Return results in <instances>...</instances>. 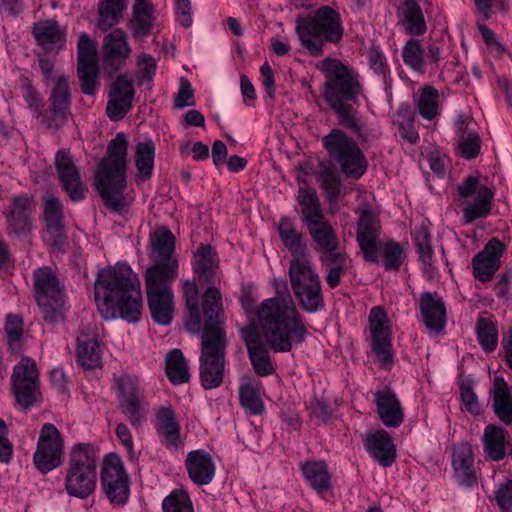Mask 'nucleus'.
Here are the masks:
<instances>
[{"mask_svg": "<svg viewBox=\"0 0 512 512\" xmlns=\"http://www.w3.org/2000/svg\"><path fill=\"white\" fill-rule=\"evenodd\" d=\"M459 393L462 402V410L472 415L481 413V405L473 388V382L470 380L462 381L459 386Z\"/></svg>", "mask_w": 512, "mask_h": 512, "instance_id": "0e129e2a", "label": "nucleus"}, {"mask_svg": "<svg viewBox=\"0 0 512 512\" xmlns=\"http://www.w3.org/2000/svg\"><path fill=\"white\" fill-rule=\"evenodd\" d=\"M324 74L323 98L328 105L357 101L362 92L359 75L337 58L327 57L317 66Z\"/></svg>", "mask_w": 512, "mask_h": 512, "instance_id": "0eeeda50", "label": "nucleus"}, {"mask_svg": "<svg viewBox=\"0 0 512 512\" xmlns=\"http://www.w3.org/2000/svg\"><path fill=\"white\" fill-rule=\"evenodd\" d=\"M101 489L114 507L125 506L130 498L131 479L121 458L115 453L105 456L100 471Z\"/></svg>", "mask_w": 512, "mask_h": 512, "instance_id": "ddd939ff", "label": "nucleus"}, {"mask_svg": "<svg viewBox=\"0 0 512 512\" xmlns=\"http://www.w3.org/2000/svg\"><path fill=\"white\" fill-rule=\"evenodd\" d=\"M23 97L32 111L35 118L45 125L46 113L44 111V103L39 92L33 87L31 81L27 78L22 83Z\"/></svg>", "mask_w": 512, "mask_h": 512, "instance_id": "4d7b16f0", "label": "nucleus"}, {"mask_svg": "<svg viewBox=\"0 0 512 512\" xmlns=\"http://www.w3.org/2000/svg\"><path fill=\"white\" fill-rule=\"evenodd\" d=\"M33 36L37 44L46 51H58L64 47L65 33L54 21H41L33 25Z\"/></svg>", "mask_w": 512, "mask_h": 512, "instance_id": "58836bf2", "label": "nucleus"}, {"mask_svg": "<svg viewBox=\"0 0 512 512\" xmlns=\"http://www.w3.org/2000/svg\"><path fill=\"white\" fill-rule=\"evenodd\" d=\"M278 233L284 246L291 252L290 262L311 260L304 236L296 229L291 219L287 217L280 219Z\"/></svg>", "mask_w": 512, "mask_h": 512, "instance_id": "473e14b6", "label": "nucleus"}, {"mask_svg": "<svg viewBox=\"0 0 512 512\" xmlns=\"http://www.w3.org/2000/svg\"><path fill=\"white\" fill-rule=\"evenodd\" d=\"M356 101L328 105L337 117L338 125L354 134L361 144L377 139L380 133L366 126L363 115L354 106Z\"/></svg>", "mask_w": 512, "mask_h": 512, "instance_id": "412c9836", "label": "nucleus"}, {"mask_svg": "<svg viewBox=\"0 0 512 512\" xmlns=\"http://www.w3.org/2000/svg\"><path fill=\"white\" fill-rule=\"evenodd\" d=\"M376 411L382 424L388 428H397L404 422V410L400 400L389 387L374 393Z\"/></svg>", "mask_w": 512, "mask_h": 512, "instance_id": "c756f323", "label": "nucleus"}, {"mask_svg": "<svg viewBox=\"0 0 512 512\" xmlns=\"http://www.w3.org/2000/svg\"><path fill=\"white\" fill-rule=\"evenodd\" d=\"M421 321L427 329L441 332L446 325L447 312L445 302L438 292L427 291L418 298Z\"/></svg>", "mask_w": 512, "mask_h": 512, "instance_id": "c85d7f7f", "label": "nucleus"}, {"mask_svg": "<svg viewBox=\"0 0 512 512\" xmlns=\"http://www.w3.org/2000/svg\"><path fill=\"white\" fill-rule=\"evenodd\" d=\"M405 259V252L394 240L387 241L383 250V266L386 271L398 272Z\"/></svg>", "mask_w": 512, "mask_h": 512, "instance_id": "680f3d73", "label": "nucleus"}, {"mask_svg": "<svg viewBox=\"0 0 512 512\" xmlns=\"http://www.w3.org/2000/svg\"><path fill=\"white\" fill-rule=\"evenodd\" d=\"M317 178L328 202H335L341 194V178L332 164H320Z\"/></svg>", "mask_w": 512, "mask_h": 512, "instance_id": "8fccbe9b", "label": "nucleus"}, {"mask_svg": "<svg viewBox=\"0 0 512 512\" xmlns=\"http://www.w3.org/2000/svg\"><path fill=\"white\" fill-rule=\"evenodd\" d=\"M119 407L132 427L139 429L146 421L148 403L145 400L137 380L129 375L115 379Z\"/></svg>", "mask_w": 512, "mask_h": 512, "instance_id": "2eb2a0df", "label": "nucleus"}, {"mask_svg": "<svg viewBox=\"0 0 512 512\" xmlns=\"http://www.w3.org/2000/svg\"><path fill=\"white\" fill-rule=\"evenodd\" d=\"M134 84L126 75H120L111 85L106 113L112 121L123 119L129 112L134 98Z\"/></svg>", "mask_w": 512, "mask_h": 512, "instance_id": "a878e982", "label": "nucleus"}, {"mask_svg": "<svg viewBox=\"0 0 512 512\" xmlns=\"http://www.w3.org/2000/svg\"><path fill=\"white\" fill-rule=\"evenodd\" d=\"M322 145L347 178L358 180L365 174L367 159L359 144L344 130L333 128L322 138Z\"/></svg>", "mask_w": 512, "mask_h": 512, "instance_id": "6e6552de", "label": "nucleus"}, {"mask_svg": "<svg viewBox=\"0 0 512 512\" xmlns=\"http://www.w3.org/2000/svg\"><path fill=\"white\" fill-rule=\"evenodd\" d=\"M493 192L486 186H482L473 203L463 209V219L466 224L476 219L486 217L491 210Z\"/></svg>", "mask_w": 512, "mask_h": 512, "instance_id": "09e8293b", "label": "nucleus"}, {"mask_svg": "<svg viewBox=\"0 0 512 512\" xmlns=\"http://www.w3.org/2000/svg\"><path fill=\"white\" fill-rule=\"evenodd\" d=\"M77 361L87 370L95 369L101 364L102 348L96 334L83 331L77 338Z\"/></svg>", "mask_w": 512, "mask_h": 512, "instance_id": "e433bc0d", "label": "nucleus"}, {"mask_svg": "<svg viewBox=\"0 0 512 512\" xmlns=\"http://www.w3.org/2000/svg\"><path fill=\"white\" fill-rule=\"evenodd\" d=\"M77 74L80 82L81 91L85 95L93 96L96 94L99 81V67L95 65H77Z\"/></svg>", "mask_w": 512, "mask_h": 512, "instance_id": "bf43d9fd", "label": "nucleus"}, {"mask_svg": "<svg viewBox=\"0 0 512 512\" xmlns=\"http://www.w3.org/2000/svg\"><path fill=\"white\" fill-rule=\"evenodd\" d=\"M365 446L371 456L383 467H390L396 460V446L387 431L379 429L365 437Z\"/></svg>", "mask_w": 512, "mask_h": 512, "instance_id": "2f4dec72", "label": "nucleus"}, {"mask_svg": "<svg viewBox=\"0 0 512 512\" xmlns=\"http://www.w3.org/2000/svg\"><path fill=\"white\" fill-rule=\"evenodd\" d=\"M36 204L33 196L21 193L11 197L2 211L5 233L13 242L30 240L35 227Z\"/></svg>", "mask_w": 512, "mask_h": 512, "instance_id": "f8f14e48", "label": "nucleus"}, {"mask_svg": "<svg viewBox=\"0 0 512 512\" xmlns=\"http://www.w3.org/2000/svg\"><path fill=\"white\" fill-rule=\"evenodd\" d=\"M508 432L496 424H488L482 435L483 450L492 461H501L506 457Z\"/></svg>", "mask_w": 512, "mask_h": 512, "instance_id": "ea45409f", "label": "nucleus"}, {"mask_svg": "<svg viewBox=\"0 0 512 512\" xmlns=\"http://www.w3.org/2000/svg\"><path fill=\"white\" fill-rule=\"evenodd\" d=\"M439 91L431 86L425 85L419 96L418 111L426 120H433L440 114L439 110Z\"/></svg>", "mask_w": 512, "mask_h": 512, "instance_id": "864d4df0", "label": "nucleus"}, {"mask_svg": "<svg viewBox=\"0 0 512 512\" xmlns=\"http://www.w3.org/2000/svg\"><path fill=\"white\" fill-rule=\"evenodd\" d=\"M371 350L379 365L387 370L392 368L394 355L390 336V325L386 312L380 306H375L369 313Z\"/></svg>", "mask_w": 512, "mask_h": 512, "instance_id": "dca6fc26", "label": "nucleus"}, {"mask_svg": "<svg viewBox=\"0 0 512 512\" xmlns=\"http://www.w3.org/2000/svg\"><path fill=\"white\" fill-rule=\"evenodd\" d=\"M62 454L63 439L59 430L53 424H44L33 456L35 467L42 473H48L61 465Z\"/></svg>", "mask_w": 512, "mask_h": 512, "instance_id": "f3484780", "label": "nucleus"}, {"mask_svg": "<svg viewBox=\"0 0 512 512\" xmlns=\"http://www.w3.org/2000/svg\"><path fill=\"white\" fill-rule=\"evenodd\" d=\"M126 0H101L98 5V28L107 31L119 23Z\"/></svg>", "mask_w": 512, "mask_h": 512, "instance_id": "49530a36", "label": "nucleus"}, {"mask_svg": "<svg viewBox=\"0 0 512 512\" xmlns=\"http://www.w3.org/2000/svg\"><path fill=\"white\" fill-rule=\"evenodd\" d=\"M297 201L301 207L302 222L307 227L314 243L315 251L337 244L338 236L325 217L321 202L315 189L302 186L298 190Z\"/></svg>", "mask_w": 512, "mask_h": 512, "instance_id": "1a4fd4ad", "label": "nucleus"}, {"mask_svg": "<svg viewBox=\"0 0 512 512\" xmlns=\"http://www.w3.org/2000/svg\"><path fill=\"white\" fill-rule=\"evenodd\" d=\"M380 223L377 216L369 211L363 210L357 224L356 239L363 252L364 259L376 263L379 260L377 251V239L379 236Z\"/></svg>", "mask_w": 512, "mask_h": 512, "instance_id": "bb28decb", "label": "nucleus"}, {"mask_svg": "<svg viewBox=\"0 0 512 512\" xmlns=\"http://www.w3.org/2000/svg\"><path fill=\"white\" fill-rule=\"evenodd\" d=\"M28 382H40L39 371L32 358L24 357L13 369L11 384Z\"/></svg>", "mask_w": 512, "mask_h": 512, "instance_id": "13d9d810", "label": "nucleus"}, {"mask_svg": "<svg viewBox=\"0 0 512 512\" xmlns=\"http://www.w3.org/2000/svg\"><path fill=\"white\" fill-rule=\"evenodd\" d=\"M183 297L185 299V315L183 319L185 329L191 334H200L201 330L205 329V314L204 304L205 299L210 291H215L219 297L221 309H223L222 294L219 288L211 286L208 287L201 297V308L198 301V287L194 280H184L182 282Z\"/></svg>", "mask_w": 512, "mask_h": 512, "instance_id": "6ab92c4d", "label": "nucleus"}, {"mask_svg": "<svg viewBox=\"0 0 512 512\" xmlns=\"http://www.w3.org/2000/svg\"><path fill=\"white\" fill-rule=\"evenodd\" d=\"M35 296L47 323H57L64 317L63 285L51 268L44 266L34 271Z\"/></svg>", "mask_w": 512, "mask_h": 512, "instance_id": "9b49d317", "label": "nucleus"}, {"mask_svg": "<svg viewBox=\"0 0 512 512\" xmlns=\"http://www.w3.org/2000/svg\"><path fill=\"white\" fill-rule=\"evenodd\" d=\"M260 390V381L248 375L241 378L239 386L240 404L251 415H261L265 410Z\"/></svg>", "mask_w": 512, "mask_h": 512, "instance_id": "a19ab883", "label": "nucleus"}, {"mask_svg": "<svg viewBox=\"0 0 512 512\" xmlns=\"http://www.w3.org/2000/svg\"><path fill=\"white\" fill-rule=\"evenodd\" d=\"M131 54L127 34L114 29L106 34L102 41L101 64L105 71L115 73L120 70Z\"/></svg>", "mask_w": 512, "mask_h": 512, "instance_id": "b1692460", "label": "nucleus"}, {"mask_svg": "<svg viewBox=\"0 0 512 512\" xmlns=\"http://www.w3.org/2000/svg\"><path fill=\"white\" fill-rule=\"evenodd\" d=\"M128 139L124 133H117L107 147L95 176V186L105 205L113 211L123 208L126 188Z\"/></svg>", "mask_w": 512, "mask_h": 512, "instance_id": "20e7f679", "label": "nucleus"}, {"mask_svg": "<svg viewBox=\"0 0 512 512\" xmlns=\"http://www.w3.org/2000/svg\"><path fill=\"white\" fill-rule=\"evenodd\" d=\"M55 168L63 189L69 198L78 202L85 198L87 187L83 183L79 169L75 165L70 151L61 149L55 156Z\"/></svg>", "mask_w": 512, "mask_h": 512, "instance_id": "4be33fe9", "label": "nucleus"}, {"mask_svg": "<svg viewBox=\"0 0 512 512\" xmlns=\"http://www.w3.org/2000/svg\"><path fill=\"white\" fill-rule=\"evenodd\" d=\"M481 149V139L477 132H470L467 136H462L458 144V150L464 159L471 160L476 158Z\"/></svg>", "mask_w": 512, "mask_h": 512, "instance_id": "338daca9", "label": "nucleus"}, {"mask_svg": "<svg viewBox=\"0 0 512 512\" xmlns=\"http://www.w3.org/2000/svg\"><path fill=\"white\" fill-rule=\"evenodd\" d=\"M210 291L205 299V329L201 330L199 377L205 390L218 388L223 383L228 340L225 330V313L218 295Z\"/></svg>", "mask_w": 512, "mask_h": 512, "instance_id": "7ed1b4c3", "label": "nucleus"}, {"mask_svg": "<svg viewBox=\"0 0 512 512\" xmlns=\"http://www.w3.org/2000/svg\"><path fill=\"white\" fill-rule=\"evenodd\" d=\"M165 373L173 385H182L190 382V368L180 349L175 348L167 353L165 358Z\"/></svg>", "mask_w": 512, "mask_h": 512, "instance_id": "a18cd8bd", "label": "nucleus"}, {"mask_svg": "<svg viewBox=\"0 0 512 512\" xmlns=\"http://www.w3.org/2000/svg\"><path fill=\"white\" fill-rule=\"evenodd\" d=\"M94 299L99 313L106 320L121 318L136 323L141 319L140 281L126 263H116L98 271Z\"/></svg>", "mask_w": 512, "mask_h": 512, "instance_id": "f03ea898", "label": "nucleus"}, {"mask_svg": "<svg viewBox=\"0 0 512 512\" xmlns=\"http://www.w3.org/2000/svg\"><path fill=\"white\" fill-rule=\"evenodd\" d=\"M98 449L91 443H76L68 454L65 490L68 495L86 499L97 484Z\"/></svg>", "mask_w": 512, "mask_h": 512, "instance_id": "423d86ee", "label": "nucleus"}, {"mask_svg": "<svg viewBox=\"0 0 512 512\" xmlns=\"http://www.w3.org/2000/svg\"><path fill=\"white\" fill-rule=\"evenodd\" d=\"M185 464L190 479L197 485H207L215 476L214 462L204 450L189 452Z\"/></svg>", "mask_w": 512, "mask_h": 512, "instance_id": "f704fd0d", "label": "nucleus"}, {"mask_svg": "<svg viewBox=\"0 0 512 512\" xmlns=\"http://www.w3.org/2000/svg\"><path fill=\"white\" fill-rule=\"evenodd\" d=\"M195 105L194 90L189 80L182 77L179 82V88L174 98V108L183 109Z\"/></svg>", "mask_w": 512, "mask_h": 512, "instance_id": "774afa93", "label": "nucleus"}, {"mask_svg": "<svg viewBox=\"0 0 512 512\" xmlns=\"http://www.w3.org/2000/svg\"><path fill=\"white\" fill-rule=\"evenodd\" d=\"M426 58L433 66H437L441 59L440 47L432 42L425 49L420 40L409 38L402 48L404 64L414 72L424 74L426 71Z\"/></svg>", "mask_w": 512, "mask_h": 512, "instance_id": "cd10ccee", "label": "nucleus"}, {"mask_svg": "<svg viewBox=\"0 0 512 512\" xmlns=\"http://www.w3.org/2000/svg\"><path fill=\"white\" fill-rule=\"evenodd\" d=\"M275 296L265 299L256 310L262 336L275 353L290 352L305 342L309 331L284 279H274Z\"/></svg>", "mask_w": 512, "mask_h": 512, "instance_id": "f257e3e1", "label": "nucleus"}, {"mask_svg": "<svg viewBox=\"0 0 512 512\" xmlns=\"http://www.w3.org/2000/svg\"><path fill=\"white\" fill-rule=\"evenodd\" d=\"M157 71V62L156 60L145 53H142L137 56V70L136 77L140 84L147 83V86L150 88V84L156 75Z\"/></svg>", "mask_w": 512, "mask_h": 512, "instance_id": "69168bd1", "label": "nucleus"}, {"mask_svg": "<svg viewBox=\"0 0 512 512\" xmlns=\"http://www.w3.org/2000/svg\"><path fill=\"white\" fill-rule=\"evenodd\" d=\"M45 230L50 235L52 245L61 248L65 242L63 206L56 197L48 198L44 203Z\"/></svg>", "mask_w": 512, "mask_h": 512, "instance_id": "c9c22d12", "label": "nucleus"}, {"mask_svg": "<svg viewBox=\"0 0 512 512\" xmlns=\"http://www.w3.org/2000/svg\"><path fill=\"white\" fill-rule=\"evenodd\" d=\"M154 7L150 0H135L133 15L129 22V28L134 37H144L150 34L154 17Z\"/></svg>", "mask_w": 512, "mask_h": 512, "instance_id": "37998d69", "label": "nucleus"}, {"mask_svg": "<svg viewBox=\"0 0 512 512\" xmlns=\"http://www.w3.org/2000/svg\"><path fill=\"white\" fill-rule=\"evenodd\" d=\"M288 275L292 291L305 312L313 314L324 308L321 280L311 260L290 262Z\"/></svg>", "mask_w": 512, "mask_h": 512, "instance_id": "9d476101", "label": "nucleus"}, {"mask_svg": "<svg viewBox=\"0 0 512 512\" xmlns=\"http://www.w3.org/2000/svg\"><path fill=\"white\" fill-rule=\"evenodd\" d=\"M296 34L301 46L313 57L324 54L325 43L338 44L343 36L340 13L322 6L307 17L296 19Z\"/></svg>", "mask_w": 512, "mask_h": 512, "instance_id": "39448f33", "label": "nucleus"}, {"mask_svg": "<svg viewBox=\"0 0 512 512\" xmlns=\"http://www.w3.org/2000/svg\"><path fill=\"white\" fill-rule=\"evenodd\" d=\"M11 385L16 403L21 409L28 410L34 406H39L42 403L40 382L18 383Z\"/></svg>", "mask_w": 512, "mask_h": 512, "instance_id": "de8ad7c7", "label": "nucleus"}, {"mask_svg": "<svg viewBox=\"0 0 512 512\" xmlns=\"http://www.w3.org/2000/svg\"><path fill=\"white\" fill-rule=\"evenodd\" d=\"M49 115L46 114L45 126L52 130L60 129L71 115V93L68 78L59 76L49 96Z\"/></svg>", "mask_w": 512, "mask_h": 512, "instance_id": "5701e85b", "label": "nucleus"}, {"mask_svg": "<svg viewBox=\"0 0 512 512\" xmlns=\"http://www.w3.org/2000/svg\"><path fill=\"white\" fill-rule=\"evenodd\" d=\"M301 471L311 488L319 495H324L331 489V475L324 461H307L301 465Z\"/></svg>", "mask_w": 512, "mask_h": 512, "instance_id": "c03bdc74", "label": "nucleus"}, {"mask_svg": "<svg viewBox=\"0 0 512 512\" xmlns=\"http://www.w3.org/2000/svg\"><path fill=\"white\" fill-rule=\"evenodd\" d=\"M149 257L152 264L144 273L145 289L151 317L160 324V230L157 225L150 233Z\"/></svg>", "mask_w": 512, "mask_h": 512, "instance_id": "aec40b11", "label": "nucleus"}, {"mask_svg": "<svg viewBox=\"0 0 512 512\" xmlns=\"http://www.w3.org/2000/svg\"><path fill=\"white\" fill-rule=\"evenodd\" d=\"M477 339L485 352H493L498 344V329L489 318L479 317L476 322Z\"/></svg>", "mask_w": 512, "mask_h": 512, "instance_id": "603ef678", "label": "nucleus"}, {"mask_svg": "<svg viewBox=\"0 0 512 512\" xmlns=\"http://www.w3.org/2000/svg\"><path fill=\"white\" fill-rule=\"evenodd\" d=\"M175 248V235L162 226V325H169L174 319L175 302L170 283L178 277L179 263Z\"/></svg>", "mask_w": 512, "mask_h": 512, "instance_id": "4468645a", "label": "nucleus"}, {"mask_svg": "<svg viewBox=\"0 0 512 512\" xmlns=\"http://www.w3.org/2000/svg\"><path fill=\"white\" fill-rule=\"evenodd\" d=\"M163 512H194L192 501L183 488H177L162 500Z\"/></svg>", "mask_w": 512, "mask_h": 512, "instance_id": "6e6d98bb", "label": "nucleus"}, {"mask_svg": "<svg viewBox=\"0 0 512 512\" xmlns=\"http://www.w3.org/2000/svg\"><path fill=\"white\" fill-rule=\"evenodd\" d=\"M413 240L419 254V259L423 264V272L431 277L434 271L431 234L425 226H420L415 230Z\"/></svg>", "mask_w": 512, "mask_h": 512, "instance_id": "3c124183", "label": "nucleus"}, {"mask_svg": "<svg viewBox=\"0 0 512 512\" xmlns=\"http://www.w3.org/2000/svg\"><path fill=\"white\" fill-rule=\"evenodd\" d=\"M492 410L500 422L512 425V388L502 376H496L490 388Z\"/></svg>", "mask_w": 512, "mask_h": 512, "instance_id": "72a5a7b5", "label": "nucleus"}, {"mask_svg": "<svg viewBox=\"0 0 512 512\" xmlns=\"http://www.w3.org/2000/svg\"><path fill=\"white\" fill-rule=\"evenodd\" d=\"M193 270L201 282H216L219 260L216 251L210 245H201L194 254Z\"/></svg>", "mask_w": 512, "mask_h": 512, "instance_id": "4c0bfd02", "label": "nucleus"}, {"mask_svg": "<svg viewBox=\"0 0 512 512\" xmlns=\"http://www.w3.org/2000/svg\"><path fill=\"white\" fill-rule=\"evenodd\" d=\"M5 332L9 346L12 350L18 351L23 342V320L17 314H8L5 323Z\"/></svg>", "mask_w": 512, "mask_h": 512, "instance_id": "e2e57ef3", "label": "nucleus"}, {"mask_svg": "<svg viewBox=\"0 0 512 512\" xmlns=\"http://www.w3.org/2000/svg\"><path fill=\"white\" fill-rule=\"evenodd\" d=\"M506 245L498 238H491L484 248L472 258V272L475 279L480 282L492 280L501 267V257Z\"/></svg>", "mask_w": 512, "mask_h": 512, "instance_id": "393cba45", "label": "nucleus"}, {"mask_svg": "<svg viewBox=\"0 0 512 512\" xmlns=\"http://www.w3.org/2000/svg\"><path fill=\"white\" fill-rule=\"evenodd\" d=\"M240 334L254 373L259 377L273 375L276 368L269 352L271 348L261 331L257 330L255 324H249L240 329Z\"/></svg>", "mask_w": 512, "mask_h": 512, "instance_id": "a211bd4d", "label": "nucleus"}, {"mask_svg": "<svg viewBox=\"0 0 512 512\" xmlns=\"http://www.w3.org/2000/svg\"><path fill=\"white\" fill-rule=\"evenodd\" d=\"M155 157V145L151 141L140 142L136 147L135 163L139 176L146 179L151 176Z\"/></svg>", "mask_w": 512, "mask_h": 512, "instance_id": "5fc2aeb1", "label": "nucleus"}, {"mask_svg": "<svg viewBox=\"0 0 512 512\" xmlns=\"http://www.w3.org/2000/svg\"><path fill=\"white\" fill-rule=\"evenodd\" d=\"M452 466L458 483L471 487L477 484L478 477L474 468V454L469 443H459L452 453Z\"/></svg>", "mask_w": 512, "mask_h": 512, "instance_id": "7c9ffc66", "label": "nucleus"}, {"mask_svg": "<svg viewBox=\"0 0 512 512\" xmlns=\"http://www.w3.org/2000/svg\"><path fill=\"white\" fill-rule=\"evenodd\" d=\"M399 22L404 26L405 32L411 36H422L427 26L422 9L417 0H404L399 11Z\"/></svg>", "mask_w": 512, "mask_h": 512, "instance_id": "79ce46f5", "label": "nucleus"}, {"mask_svg": "<svg viewBox=\"0 0 512 512\" xmlns=\"http://www.w3.org/2000/svg\"><path fill=\"white\" fill-rule=\"evenodd\" d=\"M95 64H98L96 42L87 33H82L77 43V65Z\"/></svg>", "mask_w": 512, "mask_h": 512, "instance_id": "052dcab7", "label": "nucleus"}]
</instances>
